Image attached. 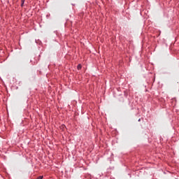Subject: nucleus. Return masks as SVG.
<instances>
[{"label":"nucleus","instance_id":"nucleus-3","mask_svg":"<svg viewBox=\"0 0 179 179\" xmlns=\"http://www.w3.org/2000/svg\"><path fill=\"white\" fill-rule=\"evenodd\" d=\"M23 5H24V3H22L21 6L23 7Z\"/></svg>","mask_w":179,"mask_h":179},{"label":"nucleus","instance_id":"nucleus-2","mask_svg":"<svg viewBox=\"0 0 179 179\" xmlns=\"http://www.w3.org/2000/svg\"><path fill=\"white\" fill-rule=\"evenodd\" d=\"M25 0H21L22 3H24Z\"/></svg>","mask_w":179,"mask_h":179},{"label":"nucleus","instance_id":"nucleus-1","mask_svg":"<svg viewBox=\"0 0 179 179\" xmlns=\"http://www.w3.org/2000/svg\"><path fill=\"white\" fill-rule=\"evenodd\" d=\"M77 69L79 70V69H82V65L80 64H78V66H77Z\"/></svg>","mask_w":179,"mask_h":179}]
</instances>
